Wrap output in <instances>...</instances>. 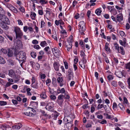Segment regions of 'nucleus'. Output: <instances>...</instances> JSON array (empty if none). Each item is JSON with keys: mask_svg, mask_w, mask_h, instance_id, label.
Here are the masks:
<instances>
[{"mask_svg": "<svg viewBox=\"0 0 130 130\" xmlns=\"http://www.w3.org/2000/svg\"><path fill=\"white\" fill-rule=\"evenodd\" d=\"M1 51L4 54H5L7 53V51L5 49L3 48H2L1 49Z\"/></svg>", "mask_w": 130, "mask_h": 130, "instance_id": "nucleus-58", "label": "nucleus"}, {"mask_svg": "<svg viewBox=\"0 0 130 130\" xmlns=\"http://www.w3.org/2000/svg\"><path fill=\"white\" fill-rule=\"evenodd\" d=\"M50 98L52 100H53L56 99V97L55 95H50Z\"/></svg>", "mask_w": 130, "mask_h": 130, "instance_id": "nucleus-50", "label": "nucleus"}, {"mask_svg": "<svg viewBox=\"0 0 130 130\" xmlns=\"http://www.w3.org/2000/svg\"><path fill=\"white\" fill-rule=\"evenodd\" d=\"M126 69H128L130 70V62L126 64Z\"/></svg>", "mask_w": 130, "mask_h": 130, "instance_id": "nucleus-55", "label": "nucleus"}, {"mask_svg": "<svg viewBox=\"0 0 130 130\" xmlns=\"http://www.w3.org/2000/svg\"><path fill=\"white\" fill-rule=\"evenodd\" d=\"M72 46V43H67L66 44V47L67 48V50L69 51L71 48Z\"/></svg>", "mask_w": 130, "mask_h": 130, "instance_id": "nucleus-15", "label": "nucleus"}, {"mask_svg": "<svg viewBox=\"0 0 130 130\" xmlns=\"http://www.w3.org/2000/svg\"><path fill=\"white\" fill-rule=\"evenodd\" d=\"M4 38L2 36H0V43H3L4 42Z\"/></svg>", "mask_w": 130, "mask_h": 130, "instance_id": "nucleus-44", "label": "nucleus"}, {"mask_svg": "<svg viewBox=\"0 0 130 130\" xmlns=\"http://www.w3.org/2000/svg\"><path fill=\"white\" fill-rule=\"evenodd\" d=\"M36 113V111L35 110L31 107H28L24 113L25 115L29 116H33L35 115Z\"/></svg>", "mask_w": 130, "mask_h": 130, "instance_id": "nucleus-2", "label": "nucleus"}, {"mask_svg": "<svg viewBox=\"0 0 130 130\" xmlns=\"http://www.w3.org/2000/svg\"><path fill=\"white\" fill-rule=\"evenodd\" d=\"M14 31L15 33L16 38H20L23 35V32L19 27H14Z\"/></svg>", "mask_w": 130, "mask_h": 130, "instance_id": "nucleus-3", "label": "nucleus"}, {"mask_svg": "<svg viewBox=\"0 0 130 130\" xmlns=\"http://www.w3.org/2000/svg\"><path fill=\"white\" fill-rule=\"evenodd\" d=\"M7 103L6 102L4 101H0V105L1 106L4 105H6Z\"/></svg>", "mask_w": 130, "mask_h": 130, "instance_id": "nucleus-41", "label": "nucleus"}, {"mask_svg": "<svg viewBox=\"0 0 130 130\" xmlns=\"http://www.w3.org/2000/svg\"><path fill=\"white\" fill-rule=\"evenodd\" d=\"M26 58L25 53L22 51H20L16 55L17 59L23 62H25Z\"/></svg>", "mask_w": 130, "mask_h": 130, "instance_id": "nucleus-1", "label": "nucleus"}, {"mask_svg": "<svg viewBox=\"0 0 130 130\" xmlns=\"http://www.w3.org/2000/svg\"><path fill=\"white\" fill-rule=\"evenodd\" d=\"M115 73L117 76L119 78H121L123 76L122 73L120 71L116 72Z\"/></svg>", "mask_w": 130, "mask_h": 130, "instance_id": "nucleus-23", "label": "nucleus"}, {"mask_svg": "<svg viewBox=\"0 0 130 130\" xmlns=\"http://www.w3.org/2000/svg\"><path fill=\"white\" fill-rule=\"evenodd\" d=\"M53 66L55 70L56 71H58L60 66V65L59 63L57 62H55L54 63Z\"/></svg>", "mask_w": 130, "mask_h": 130, "instance_id": "nucleus-14", "label": "nucleus"}, {"mask_svg": "<svg viewBox=\"0 0 130 130\" xmlns=\"http://www.w3.org/2000/svg\"><path fill=\"white\" fill-rule=\"evenodd\" d=\"M112 107L113 109L114 110H116L117 109V104L115 102H114L113 103V104Z\"/></svg>", "mask_w": 130, "mask_h": 130, "instance_id": "nucleus-32", "label": "nucleus"}, {"mask_svg": "<svg viewBox=\"0 0 130 130\" xmlns=\"http://www.w3.org/2000/svg\"><path fill=\"white\" fill-rule=\"evenodd\" d=\"M7 55L9 57H12L13 55V51L9 49H8Z\"/></svg>", "mask_w": 130, "mask_h": 130, "instance_id": "nucleus-19", "label": "nucleus"}, {"mask_svg": "<svg viewBox=\"0 0 130 130\" xmlns=\"http://www.w3.org/2000/svg\"><path fill=\"white\" fill-rule=\"evenodd\" d=\"M100 35L102 38H103L105 39H106V36L105 35L104 33L103 32H101Z\"/></svg>", "mask_w": 130, "mask_h": 130, "instance_id": "nucleus-53", "label": "nucleus"}, {"mask_svg": "<svg viewBox=\"0 0 130 130\" xmlns=\"http://www.w3.org/2000/svg\"><path fill=\"white\" fill-rule=\"evenodd\" d=\"M57 81L58 83L59 84V86L60 87L62 86L63 85V79L62 77H59L57 79Z\"/></svg>", "mask_w": 130, "mask_h": 130, "instance_id": "nucleus-12", "label": "nucleus"}, {"mask_svg": "<svg viewBox=\"0 0 130 130\" xmlns=\"http://www.w3.org/2000/svg\"><path fill=\"white\" fill-rule=\"evenodd\" d=\"M31 87L37 89L38 88V83L37 82H36V79L34 77H32L31 79Z\"/></svg>", "mask_w": 130, "mask_h": 130, "instance_id": "nucleus-6", "label": "nucleus"}, {"mask_svg": "<svg viewBox=\"0 0 130 130\" xmlns=\"http://www.w3.org/2000/svg\"><path fill=\"white\" fill-rule=\"evenodd\" d=\"M17 129H19L21 128L22 125L21 124H19L18 125H16Z\"/></svg>", "mask_w": 130, "mask_h": 130, "instance_id": "nucleus-42", "label": "nucleus"}, {"mask_svg": "<svg viewBox=\"0 0 130 130\" xmlns=\"http://www.w3.org/2000/svg\"><path fill=\"white\" fill-rule=\"evenodd\" d=\"M19 9L21 12H24L25 11V9L23 7H21L19 8Z\"/></svg>", "mask_w": 130, "mask_h": 130, "instance_id": "nucleus-64", "label": "nucleus"}, {"mask_svg": "<svg viewBox=\"0 0 130 130\" xmlns=\"http://www.w3.org/2000/svg\"><path fill=\"white\" fill-rule=\"evenodd\" d=\"M108 45L109 44L106 43L105 45V48L106 51L110 52V50L109 48L108 47Z\"/></svg>", "mask_w": 130, "mask_h": 130, "instance_id": "nucleus-27", "label": "nucleus"}, {"mask_svg": "<svg viewBox=\"0 0 130 130\" xmlns=\"http://www.w3.org/2000/svg\"><path fill=\"white\" fill-rule=\"evenodd\" d=\"M5 63L6 61L4 59L0 56V64H3Z\"/></svg>", "mask_w": 130, "mask_h": 130, "instance_id": "nucleus-25", "label": "nucleus"}, {"mask_svg": "<svg viewBox=\"0 0 130 130\" xmlns=\"http://www.w3.org/2000/svg\"><path fill=\"white\" fill-rule=\"evenodd\" d=\"M119 42L122 45L124 46H125V42H123L121 40L119 41Z\"/></svg>", "mask_w": 130, "mask_h": 130, "instance_id": "nucleus-45", "label": "nucleus"}, {"mask_svg": "<svg viewBox=\"0 0 130 130\" xmlns=\"http://www.w3.org/2000/svg\"><path fill=\"white\" fill-rule=\"evenodd\" d=\"M12 12L15 13H17L18 11L17 9L13 6H12L11 8L10 9Z\"/></svg>", "mask_w": 130, "mask_h": 130, "instance_id": "nucleus-34", "label": "nucleus"}, {"mask_svg": "<svg viewBox=\"0 0 130 130\" xmlns=\"http://www.w3.org/2000/svg\"><path fill=\"white\" fill-rule=\"evenodd\" d=\"M73 41V37L72 36H70L68 38L67 41V42L72 43V42Z\"/></svg>", "mask_w": 130, "mask_h": 130, "instance_id": "nucleus-33", "label": "nucleus"}, {"mask_svg": "<svg viewBox=\"0 0 130 130\" xmlns=\"http://www.w3.org/2000/svg\"><path fill=\"white\" fill-rule=\"evenodd\" d=\"M40 78L41 79H44L46 77L45 75L44 74H40Z\"/></svg>", "mask_w": 130, "mask_h": 130, "instance_id": "nucleus-56", "label": "nucleus"}, {"mask_svg": "<svg viewBox=\"0 0 130 130\" xmlns=\"http://www.w3.org/2000/svg\"><path fill=\"white\" fill-rule=\"evenodd\" d=\"M36 14L35 12H31L30 16L32 19L34 20L35 19V18L36 16Z\"/></svg>", "mask_w": 130, "mask_h": 130, "instance_id": "nucleus-29", "label": "nucleus"}, {"mask_svg": "<svg viewBox=\"0 0 130 130\" xmlns=\"http://www.w3.org/2000/svg\"><path fill=\"white\" fill-rule=\"evenodd\" d=\"M52 52L55 56L56 57H58L60 55V52L59 50L57 48H53Z\"/></svg>", "mask_w": 130, "mask_h": 130, "instance_id": "nucleus-7", "label": "nucleus"}, {"mask_svg": "<svg viewBox=\"0 0 130 130\" xmlns=\"http://www.w3.org/2000/svg\"><path fill=\"white\" fill-rule=\"evenodd\" d=\"M8 25L5 22H0V26L4 29L7 30L9 28V27L7 25Z\"/></svg>", "mask_w": 130, "mask_h": 130, "instance_id": "nucleus-10", "label": "nucleus"}, {"mask_svg": "<svg viewBox=\"0 0 130 130\" xmlns=\"http://www.w3.org/2000/svg\"><path fill=\"white\" fill-rule=\"evenodd\" d=\"M18 24L19 25H23V23L21 20H18Z\"/></svg>", "mask_w": 130, "mask_h": 130, "instance_id": "nucleus-57", "label": "nucleus"}, {"mask_svg": "<svg viewBox=\"0 0 130 130\" xmlns=\"http://www.w3.org/2000/svg\"><path fill=\"white\" fill-rule=\"evenodd\" d=\"M79 31L80 32V33L82 35H84L85 34L84 32V31L85 30H83V29H79Z\"/></svg>", "mask_w": 130, "mask_h": 130, "instance_id": "nucleus-59", "label": "nucleus"}, {"mask_svg": "<svg viewBox=\"0 0 130 130\" xmlns=\"http://www.w3.org/2000/svg\"><path fill=\"white\" fill-rule=\"evenodd\" d=\"M17 45L19 47H22V44L21 41L20 40H17Z\"/></svg>", "mask_w": 130, "mask_h": 130, "instance_id": "nucleus-26", "label": "nucleus"}, {"mask_svg": "<svg viewBox=\"0 0 130 130\" xmlns=\"http://www.w3.org/2000/svg\"><path fill=\"white\" fill-rule=\"evenodd\" d=\"M4 10L0 7V14H4Z\"/></svg>", "mask_w": 130, "mask_h": 130, "instance_id": "nucleus-63", "label": "nucleus"}, {"mask_svg": "<svg viewBox=\"0 0 130 130\" xmlns=\"http://www.w3.org/2000/svg\"><path fill=\"white\" fill-rule=\"evenodd\" d=\"M64 63L65 69H68V66L67 62L66 61H64Z\"/></svg>", "mask_w": 130, "mask_h": 130, "instance_id": "nucleus-43", "label": "nucleus"}, {"mask_svg": "<svg viewBox=\"0 0 130 130\" xmlns=\"http://www.w3.org/2000/svg\"><path fill=\"white\" fill-rule=\"evenodd\" d=\"M0 20L2 22H5L8 25H9L10 24V22L8 18L5 15L0 14Z\"/></svg>", "mask_w": 130, "mask_h": 130, "instance_id": "nucleus-4", "label": "nucleus"}, {"mask_svg": "<svg viewBox=\"0 0 130 130\" xmlns=\"http://www.w3.org/2000/svg\"><path fill=\"white\" fill-rule=\"evenodd\" d=\"M12 101L13 104L14 105H16L18 104V102L16 100H12Z\"/></svg>", "mask_w": 130, "mask_h": 130, "instance_id": "nucleus-52", "label": "nucleus"}, {"mask_svg": "<svg viewBox=\"0 0 130 130\" xmlns=\"http://www.w3.org/2000/svg\"><path fill=\"white\" fill-rule=\"evenodd\" d=\"M40 97L42 99H45L47 98L46 93L45 92H42L40 94Z\"/></svg>", "mask_w": 130, "mask_h": 130, "instance_id": "nucleus-24", "label": "nucleus"}, {"mask_svg": "<svg viewBox=\"0 0 130 130\" xmlns=\"http://www.w3.org/2000/svg\"><path fill=\"white\" fill-rule=\"evenodd\" d=\"M79 44L84 49L85 48L84 44H83V42L82 40H80L79 42Z\"/></svg>", "mask_w": 130, "mask_h": 130, "instance_id": "nucleus-36", "label": "nucleus"}, {"mask_svg": "<svg viewBox=\"0 0 130 130\" xmlns=\"http://www.w3.org/2000/svg\"><path fill=\"white\" fill-rule=\"evenodd\" d=\"M45 23L43 21H42L41 22V27L42 28L45 26Z\"/></svg>", "mask_w": 130, "mask_h": 130, "instance_id": "nucleus-46", "label": "nucleus"}, {"mask_svg": "<svg viewBox=\"0 0 130 130\" xmlns=\"http://www.w3.org/2000/svg\"><path fill=\"white\" fill-rule=\"evenodd\" d=\"M108 78L109 81L112 80L113 79V76L110 75H109L108 76Z\"/></svg>", "mask_w": 130, "mask_h": 130, "instance_id": "nucleus-48", "label": "nucleus"}, {"mask_svg": "<svg viewBox=\"0 0 130 130\" xmlns=\"http://www.w3.org/2000/svg\"><path fill=\"white\" fill-rule=\"evenodd\" d=\"M119 85V86L123 89H125V87L123 86V83L121 82H118Z\"/></svg>", "mask_w": 130, "mask_h": 130, "instance_id": "nucleus-35", "label": "nucleus"}, {"mask_svg": "<svg viewBox=\"0 0 130 130\" xmlns=\"http://www.w3.org/2000/svg\"><path fill=\"white\" fill-rule=\"evenodd\" d=\"M47 45V44L45 41L41 42L40 44L41 46L42 47H44L45 45L46 46Z\"/></svg>", "mask_w": 130, "mask_h": 130, "instance_id": "nucleus-28", "label": "nucleus"}, {"mask_svg": "<svg viewBox=\"0 0 130 130\" xmlns=\"http://www.w3.org/2000/svg\"><path fill=\"white\" fill-rule=\"evenodd\" d=\"M104 115L106 116V118L108 119H110L111 120L113 119V116L112 115H110L107 113H104Z\"/></svg>", "mask_w": 130, "mask_h": 130, "instance_id": "nucleus-20", "label": "nucleus"}, {"mask_svg": "<svg viewBox=\"0 0 130 130\" xmlns=\"http://www.w3.org/2000/svg\"><path fill=\"white\" fill-rule=\"evenodd\" d=\"M53 34L52 35V37L55 40H57V39L56 32H53Z\"/></svg>", "mask_w": 130, "mask_h": 130, "instance_id": "nucleus-30", "label": "nucleus"}, {"mask_svg": "<svg viewBox=\"0 0 130 130\" xmlns=\"http://www.w3.org/2000/svg\"><path fill=\"white\" fill-rule=\"evenodd\" d=\"M103 105L99 104L98 105L97 108L98 109H101L103 107Z\"/></svg>", "mask_w": 130, "mask_h": 130, "instance_id": "nucleus-62", "label": "nucleus"}, {"mask_svg": "<svg viewBox=\"0 0 130 130\" xmlns=\"http://www.w3.org/2000/svg\"><path fill=\"white\" fill-rule=\"evenodd\" d=\"M102 11L99 9H97L95 11V13L98 15H100L101 14Z\"/></svg>", "mask_w": 130, "mask_h": 130, "instance_id": "nucleus-31", "label": "nucleus"}, {"mask_svg": "<svg viewBox=\"0 0 130 130\" xmlns=\"http://www.w3.org/2000/svg\"><path fill=\"white\" fill-rule=\"evenodd\" d=\"M40 3L41 4H46L47 3V2L44 0H40Z\"/></svg>", "mask_w": 130, "mask_h": 130, "instance_id": "nucleus-49", "label": "nucleus"}, {"mask_svg": "<svg viewBox=\"0 0 130 130\" xmlns=\"http://www.w3.org/2000/svg\"><path fill=\"white\" fill-rule=\"evenodd\" d=\"M15 74V72L12 69L10 70L9 71V75L12 77L14 76Z\"/></svg>", "mask_w": 130, "mask_h": 130, "instance_id": "nucleus-21", "label": "nucleus"}, {"mask_svg": "<svg viewBox=\"0 0 130 130\" xmlns=\"http://www.w3.org/2000/svg\"><path fill=\"white\" fill-rule=\"evenodd\" d=\"M120 34L121 36L123 38L125 37V35L124 32L122 31H120Z\"/></svg>", "mask_w": 130, "mask_h": 130, "instance_id": "nucleus-40", "label": "nucleus"}, {"mask_svg": "<svg viewBox=\"0 0 130 130\" xmlns=\"http://www.w3.org/2000/svg\"><path fill=\"white\" fill-rule=\"evenodd\" d=\"M64 95V98L65 99H69L70 98V96L68 94H66V93H65Z\"/></svg>", "mask_w": 130, "mask_h": 130, "instance_id": "nucleus-54", "label": "nucleus"}, {"mask_svg": "<svg viewBox=\"0 0 130 130\" xmlns=\"http://www.w3.org/2000/svg\"><path fill=\"white\" fill-rule=\"evenodd\" d=\"M57 93L58 94L61 93L62 94H65V90L64 88H62L61 89H60L59 88L57 90Z\"/></svg>", "mask_w": 130, "mask_h": 130, "instance_id": "nucleus-13", "label": "nucleus"}, {"mask_svg": "<svg viewBox=\"0 0 130 130\" xmlns=\"http://www.w3.org/2000/svg\"><path fill=\"white\" fill-rule=\"evenodd\" d=\"M79 64L80 67L83 69H85V68L86 66V63L83 62L82 61H80L79 62Z\"/></svg>", "mask_w": 130, "mask_h": 130, "instance_id": "nucleus-16", "label": "nucleus"}, {"mask_svg": "<svg viewBox=\"0 0 130 130\" xmlns=\"http://www.w3.org/2000/svg\"><path fill=\"white\" fill-rule=\"evenodd\" d=\"M68 78L69 80H70L71 78L74 77V74L73 70L71 69H69L68 71Z\"/></svg>", "mask_w": 130, "mask_h": 130, "instance_id": "nucleus-8", "label": "nucleus"}, {"mask_svg": "<svg viewBox=\"0 0 130 130\" xmlns=\"http://www.w3.org/2000/svg\"><path fill=\"white\" fill-rule=\"evenodd\" d=\"M120 109L122 110H123L124 109V108L123 106L122 105V103H119L118 105Z\"/></svg>", "mask_w": 130, "mask_h": 130, "instance_id": "nucleus-39", "label": "nucleus"}, {"mask_svg": "<svg viewBox=\"0 0 130 130\" xmlns=\"http://www.w3.org/2000/svg\"><path fill=\"white\" fill-rule=\"evenodd\" d=\"M53 105H51L50 103H49L46 106V108L47 110L51 111H52L53 110Z\"/></svg>", "mask_w": 130, "mask_h": 130, "instance_id": "nucleus-11", "label": "nucleus"}, {"mask_svg": "<svg viewBox=\"0 0 130 130\" xmlns=\"http://www.w3.org/2000/svg\"><path fill=\"white\" fill-rule=\"evenodd\" d=\"M31 56L33 58H35L36 56V54L34 52H32L30 53Z\"/></svg>", "mask_w": 130, "mask_h": 130, "instance_id": "nucleus-37", "label": "nucleus"}, {"mask_svg": "<svg viewBox=\"0 0 130 130\" xmlns=\"http://www.w3.org/2000/svg\"><path fill=\"white\" fill-rule=\"evenodd\" d=\"M123 20V17L121 15H117V21L119 22Z\"/></svg>", "mask_w": 130, "mask_h": 130, "instance_id": "nucleus-18", "label": "nucleus"}, {"mask_svg": "<svg viewBox=\"0 0 130 130\" xmlns=\"http://www.w3.org/2000/svg\"><path fill=\"white\" fill-rule=\"evenodd\" d=\"M64 97V96L63 94H61L58 97L57 103L61 106H62L64 101L63 98Z\"/></svg>", "mask_w": 130, "mask_h": 130, "instance_id": "nucleus-5", "label": "nucleus"}, {"mask_svg": "<svg viewBox=\"0 0 130 130\" xmlns=\"http://www.w3.org/2000/svg\"><path fill=\"white\" fill-rule=\"evenodd\" d=\"M118 53H121L122 55L125 54V52L123 47L122 46L120 47L118 51Z\"/></svg>", "mask_w": 130, "mask_h": 130, "instance_id": "nucleus-17", "label": "nucleus"}, {"mask_svg": "<svg viewBox=\"0 0 130 130\" xmlns=\"http://www.w3.org/2000/svg\"><path fill=\"white\" fill-rule=\"evenodd\" d=\"M85 23L83 21L80 22L79 23L78 25L79 29H81L83 30H85Z\"/></svg>", "mask_w": 130, "mask_h": 130, "instance_id": "nucleus-9", "label": "nucleus"}, {"mask_svg": "<svg viewBox=\"0 0 130 130\" xmlns=\"http://www.w3.org/2000/svg\"><path fill=\"white\" fill-rule=\"evenodd\" d=\"M12 84V83H11L7 82L5 86V88H7V87L10 86L11 84Z\"/></svg>", "mask_w": 130, "mask_h": 130, "instance_id": "nucleus-47", "label": "nucleus"}, {"mask_svg": "<svg viewBox=\"0 0 130 130\" xmlns=\"http://www.w3.org/2000/svg\"><path fill=\"white\" fill-rule=\"evenodd\" d=\"M7 62L8 65L11 66H13L14 64V61L11 59H9L8 60Z\"/></svg>", "mask_w": 130, "mask_h": 130, "instance_id": "nucleus-22", "label": "nucleus"}, {"mask_svg": "<svg viewBox=\"0 0 130 130\" xmlns=\"http://www.w3.org/2000/svg\"><path fill=\"white\" fill-rule=\"evenodd\" d=\"M6 6V7L9 8L10 10L13 6L12 5L9 4H7Z\"/></svg>", "mask_w": 130, "mask_h": 130, "instance_id": "nucleus-60", "label": "nucleus"}, {"mask_svg": "<svg viewBox=\"0 0 130 130\" xmlns=\"http://www.w3.org/2000/svg\"><path fill=\"white\" fill-rule=\"evenodd\" d=\"M112 84L114 87H115L117 86V82L115 81H113L112 82Z\"/></svg>", "mask_w": 130, "mask_h": 130, "instance_id": "nucleus-51", "label": "nucleus"}, {"mask_svg": "<svg viewBox=\"0 0 130 130\" xmlns=\"http://www.w3.org/2000/svg\"><path fill=\"white\" fill-rule=\"evenodd\" d=\"M34 47L36 49H38L39 48H40L41 47L39 46L38 45H35L34 46Z\"/></svg>", "mask_w": 130, "mask_h": 130, "instance_id": "nucleus-61", "label": "nucleus"}, {"mask_svg": "<svg viewBox=\"0 0 130 130\" xmlns=\"http://www.w3.org/2000/svg\"><path fill=\"white\" fill-rule=\"evenodd\" d=\"M114 44L115 46L116 50L118 51L119 49L120 48L118 44L117 43H115Z\"/></svg>", "mask_w": 130, "mask_h": 130, "instance_id": "nucleus-38", "label": "nucleus"}]
</instances>
